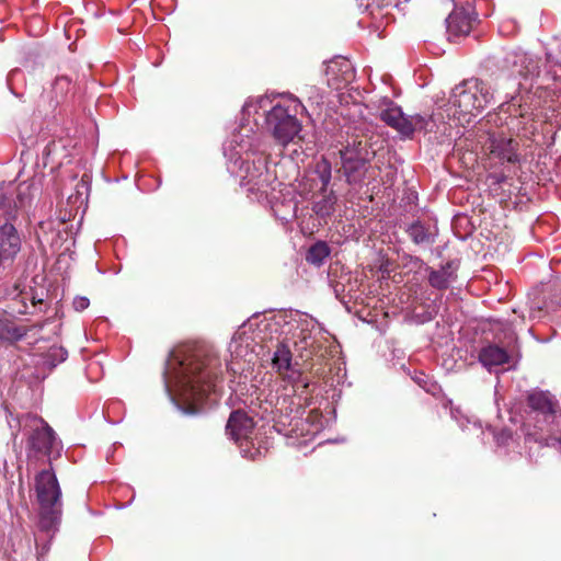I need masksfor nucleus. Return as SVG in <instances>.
Instances as JSON below:
<instances>
[{
	"label": "nucleus",
	"instance_id": "f257e3e1",
	"mask_svg": "<svg viewBox=\"0 0 561 561\" xmlns=\"http://www.w3.org/2000/svg\"><path fill=\"white\" fill-rule=\"evenodd\" d=\"M490 89L478 80L456 85L446 108L432 116L405 115L402 108L388 98L374 103L378 117L404 137L449 138L459 140L469 125L490 103Z\"/></svg>",
	"mask_w": 561,
	"mask_h": 561
},
{
	"label": "nucleus",
	"instance_id": "f03ea898",
	"mask_svg": "<svg viewBox=\"0 0 561 561\" xmlns=\"http://www.w3.org/2000/svg\"><path fill=\"white\" fill-rule=\"evenodd\" d=\"M307 114L300 100L288 95H262L249 99L242 107L237 136L241 139L273 137L275 140H302L298 114Z\"/></svg>",
	"mask_w": 561,
	"mask_h": 561
},
{
	"label": "nucleus",
	"instance_id": "7ed1b4c3",
	"mask_svg": "<svg viewBox=\"0 0 561 561\" xmlns=\"http://www.w3.org/2000/svg\"><path fill=\"white\" fill-rule=\"evenodd\" d=\"M216 357H208L203 350L188 353L176 350L171 353L164 371L165 389L173 401L188 407V413L198 412L204 402L216 392Z\"/></svg>",
	"mask_w": 561,
	"mask_h": 561
},
{
	"label": "nucleus",
	"instance_id": "20e7f679",
	"mask_svg": "<svg viewBox=\"0 0 561 561\" xmlns=\"http://www.w3.org/2000/svg\"><path fill=\"white\" fill-rule=\"evenodd\" d=\"M35 492L39 504L38 533L35 535V543L41 554L48 547L45 543L58 529L61 516V489L56 474L50 469L42 470L35 477Z\"/></svg>",
	"mask_w": 561,
	"mask_h": 561
},
{
	"label": "nucleus",
	"instance_id": "39448f33",
	"mask_svg": "<svg viewBox=\"0 0 561 561\" xmlns=\"http://www.w3.org/2000/svg\"><path fill=\"white\" fill-rule=\"evenodd\" d=\"M272 365L283 380L290 387H285L287 391L286 396L301 397L307 393L310 379L301 373L297 364L291 363V352L288 345L279 343L276 346L272 357Z\"/></svg>",
	"mask_w": 561,
	"mask_h": 561
},
{
	"label": "nucleus",
	"instance_id": "423d86ee",
	"mask_svg": "<svg viewBox=\"0 0 561 561\" xmlns=\"http://www.w3.org/2000/svg\"><path fill=\"white\" fill-rule=\"evenodd\" d=\"M340 153L347 182L350 184L362 183L367 171L366 162L375 156V150L368 146V142H347Z\"/></svg>",
	"mask_w": 561,
	"mask_h": 561
},
{
	"label": "nucleus",
	"instance_id": "0eeeda50",
	"mask_svg": "<svg viewBox=\"0 0 561 561\" xmlns=\"http://www.w3.org/2000/svg\"><path fill=\"white\" fill-rule=\"evenodd\" d=\"M24 428H30L31 434L27 445L31 449L37 453L49 455L55 446L57 439L53 428L42 419L36 415H26L24 417Z\"/></svg>",
	"mask_w": 561,
	"mask_h": 561
},
{
	"label": "nucleus",
	"instance_id": "6e6552de",
	"mask_svg": "<svg viewBox=\"0 0 561 561\" xmlns=\"http://www.w3.org/2000/svg\"><path fill=\"white\" fill-rule=\"evenodd\" d=\"M529 408L542 419L540 425L541 431H549L550 426L554 424L558 417V402L554 397L547 391H534L527 398Z\"/></svg>",
	"mask_w": 561,
	"mask_h": 561
},
{
	"label": "nucleus",
	"instance_id": "1a4fd4ad",
	"mask_svg": "<svg viewBox=\"0 0 561 561\" xmlns=\"http://www.w3.org/2000/svg\"><path fill=\"white\" fill-rule=\"evenodd\" d=\"M321 333V328L314 319L306 318L300 321L294 344L297 351L301 352V356H304L302 352H307L308 357L319 347L318 337Z\"/></svg>",
	"mask_w": 561,
	"mask_h": 561
},
{
	"label": "nucleus",
	"instance_id": "9d476101",
	"mask_svg": "<svg viewBox=\"0 0 561 561\" xmlns=\"http://www.w3.org/2000/svg\"><path fill=\"white\" fill-rule=\"evenodd\" d=\"M253 430L254 423L252 419L242 411L232 412L226 426L227 434L237 443L248 442Z\"/></svg>",
	"mask_w": 561,
	"mask_h": 561
},
{
	"label": "nucleus",
	"instance_id": "9b49d317",
	"mask_svg": "<svg viewBox=\"0 0 561 561\" xmlns=\"http://www.w3.org/2000/svg\"><path fill=\"white\" fill-rule=\"evenodd\" d=\"M229 352L233 359H244L251 363L254 352V339L249 335L247 325H241L234 333L230 344Z\"/></svg>",
	"mask_w": 561,
	"mask_h": 561
},
{
	"label": "nucleus",
	"instance_id": "f8f14e48",
	"mask_svg": "<svg viewBox=\"0 0 561 561\" xmlns=\"http://www.w3.org/2000/svg\"><path fill=\"white\" fill-rule=\"evenodd\" d=\"M21 250V238L11 224L0 227V254L7 259H13Z\"/></svg>",
	"mask_w": 561,
	"mask_h": 561
},
{
	"label": "nucleus",
	"instance_id": "ddd939ff",
	"mask_svg": "<svg viewBox=\"0 0 561 561\" xmlns=\"http://www.w3.org/2000/svg\"><path fill=\"white\" fill-rule=\"evenodd\" d=\"M446 23L448 33L454 36L467 35L472 27L470 13L462 8L461 10L456 9L453 11L446 19Z\"/></svg>",
	"mask_w": 561,
	"mask_h": 561
},
{
	"label": "nucleus",
	"instance_id": "4468645a",
	"mask_svg": "<svg viewBox=\"0 0 561 561\" xmlns=\"http://www.w3.org/2000/svg\"><path fill=\"white\" fill-rule=\"evenodd\" d=\"M479 359L484 367L491 370L493 367L508 364L510 355L504 348L497 345H489L481 350Z\"/></svg>",
	"mask_w": 561,
	"mask_h": 561
},
{
	"label": "nucleus",
	"instance_id": "2eb2a0df",
	"mask_svg": "<svg viewBox=\"0 0 561 561\" xmlns=\"http://www.w3.org/2000/svg\"><path fill=\"white\" fill-rule=\"evenodd\" d=\"M520 117H524L526 115V111L522 110V104H517V99L513 98L512 101L507 104H502L500 107V114H510V122H506L510 129H518L520 127V121L516 116V114Z\"/></svg>",
	"mask_w": 561,
	"mask_h": 561
},
{
	"label": "nucleus",
	"instance_id": "dca6fc26",
	"mask_svg": "<svg viewBox=\"0 0 561 561\" xmlns=\"http://www.w3.org/2000/svg\"><path fill=\"white\" fill-rule=\"evenodd\" d=\"M336 70H340L343 72V75H348L351 76V64L348 62V60L346 59H336V60H332L328 64L327 66V75L328 76H332V78H330L328 80L329 84H332L334 85L335 88H339L340 87V79L339 77L336 76Z\"/></svg>",
	"mask_w": 561,
	"mask_h": 561
},
{
	"label": "nucleus",
	"instance_id": "f3484780",
	"mask_svg": "<svg viewBox=\"0 0 561 561\" xmlns=\"http://www.w3.org/2000/svg\"><path fill=\"white\" fill-rule=\"evenodd\" d=\"M336 196L333 192H324L322 197L314 202L313 211L320 217H328L333 214L335 209Z\"/></svg>",
	"mask_w": 561,
	"mask_h": 561
},
{
	"label": "nucleus",
	"instance_id": "a211bd4d",
	"mask_svg": "<svg viewBox=\"0 0 561 561\" xmlns=\"http://www.w3.org/2000/svg\"><path fill=\"white\" fill-rule=\"evenodd\" d=\"M455 279L454 272L449 267H442L438 271H432L428 277L430 284L438 289H445Z\"/></svg>",
	"mask_w": 561,
	"mask_h": 561
},
{
	"label": "nucleus",
	"instance_id": "6ab92c4d",
	"mask_svg": "<svg viewBox=\"0 0 561 561\" xmlns=\"http://www.w3.org/2000/svg\"><path fill=\"white\" fill-rule=\"evenodd\" d=\"M511 144L512 142L502 141L491 142L490 152L502 160L515 162L517 161V154L514 152L513 148L511 147Z\"/></svg>",
	"mask_w": 561,
	"mask_h": 561
},
{
	"label": "nucleus",
	"instance_id": "aec40b11",
	"mask_svg": "<svg viewBox=\"0 0 561 561\" xmlns=\"http://www.w3.org/2000/svg\"><path fill=\"white\" fill-rule=\"evenodd\" d=\"M24 334V330L18 328L13 322L0 319V340L15 341L20 340Z\"/></svg>",
	"mask_w": 561,
	"mask_h": 561
},
{
	"label": "nucleus",
	"instance_id": "412c9836",
	"mask_svg": "<svg viewBox=\"0 0 561 561\" xmlns=\"http://www.w3.org/2000/svg\"><path fill=\"white\" fill-rule=\"evenodd\" d=\"M329 254V247L324 242H318L309 249L306 259L311 264L321 265Z\"/></svg>",
	"mask_w": 561,
	"mask_h": 561
},
{
	"label": "nucleus",
	"instance_id": "4be33fe9",
	"mask_svg": "<svg viewBox=\"0 0 561 561\" xmlns=\"http://www.w3.org/2000/svg\"><path fill=\"white\" fill-rule=\"evenodd\" d=\"M316 173L321 182V192H327V187L331 181V164L327 160H322L316 165Z\"/></svg>",
	"mask_w": 561,
	"mask_h": 561
},
{
	"label": "nucleus",
	"instance_id": "5701e85b",
	"mask_svg": "<svg viewBox=\"0 0 561 561\" xmlns=\"http://www.w3.org/2000/svg\"><path fill=\"white\" fill-rule=\"evenodd\" d=\"M410 237L413 239L415 243H422L427 241L428 234L425 232L424 228L420 225H414L409 230Z\"/></svg>",
	"mask_w": 561,
	"mask_h": 561
},
{
	"label": "nucleus",
	"instance_id": "b1692460",
	"mask_svg": "<svg viewBox=\"0 0 561 561\" xmlns=\"http://www.w3.org/2000/svg\"><path fill=\"white\" fill-rule=\"evenodd\" d=\"M288 410L291 412L293 409L287 405V399L286 398H283V399H277L275 405H274V410H272V413H279V414H288Z\"/></svg>",
	"mask_w": 561,
	"mask_h": 561
},
{
	"label": "nucleus",
	"instance_id": "393cba45",
	"mask_svg": "<svg viewBox=\"0 0 561 561\" xmlns=\"http://www.w3.org/2000/svg\"><path fill=\"white\" fill-rule=\"evenodd\" d=\"M90 305V301L87 297H76L73 299V308L77 311H83L85 310Z\"/></svg>",
	"mask_w": 561,
	"mask_h": 561
},
{
	"label": "nucleus",
	"instance_id": "a878e982",
	"mask_svg": "<svg viewBox=\"0 0 561 561\" xmlns=\"http://www.w3.org/2000/svg\"><path fill=\"white\" fill-rule=\"evenodd\" d=\"M70 80L67 77H60L55 82V88H60L64 90L65 88L69 87Z\"/></svg>",
	"mask_w": 561,
	"mask_h": 561
},
{
	"label": "nucleus",
	"instance_id": "bb28decb",
	"mask_svg": "<svg viewBox=\"0 0 561 561\" xmlns=\"http://www.w3.org/2000/svg\"><path fill=\"white\" fill-rule=\"evenodd\" d=\"M489 140H508V141H512L513 140V135H511L510 137H506L504 135V133L501 131L500 135H495V134L491 135Z\"/></svg>",
	"mask_w": 561,
	"mask_h": 561
},
{
	"label": "nucleus",
	"instance_id": "cd10ccee",
	"mask_svg": "<svg viewBox=\"0 0 561 561\" xmlns=\"http://www.w3.org/2000/svg\"><path fill=\"white\" fill-rule=\"evenodd\" d=\"M456 5L462 7L463 4H470V0H453Z\"/></svg>",
	"mask_w": 561,
	"mask_h": 561
},
{
	"label": "nucleus",
	"instance_id": "c85d7f7f",
	"mask_svg": "<svg viewBox=\"0 0 561 561\" xmlns=\"http://www.w3.org/2000/svg\"><path fill=\"white\" fill-rule=\"evenodd\" d=\"M20 302L22 304V307H23V308H19V309H18V312H20V313H25V312H26V310H25L24 308H25L26 306H25V304H24V298H23V297H22V299H21V301H20Z\"/></svg>",
	"mask_w": 561,
	"mask_h": 561
},
{
	"label": "nucleus",
	"instance_id": "c756f323",
	"mask_svg": "<svg viewBox=\"0 0 561 561\" xmlns=\"http://www.w3.org/2000/svg\"><path fill=\"white\" fill-rule=\"evenodd\" d=\"M27 190H28L27 185H25V184L20 185L19 195H22V193H24V191H27Z\"/></svg>",
	"mask_w": 561,
	"mask_h": 561
},
{
	"label": "nucleus",
	"instance_id": "7c9ffc66",
	"mask_svg": "<svg viewBox=\"0 0 561 561\" xmlns=\"http://www.w3.org/2000/svg\"><path fill=\"white\" fill-rule=\"evenodd\" d=\"M42 299H36L35 297H32V305L35 306L36 304H41Z\"/></svg>",
	"mask_w": 561,
	"mask_h": 561
},
{
	"label": "nucleus",
	"instance_id": "2f4dec72",
	"mask_svg": "<svg viewBox=\"0 0 561 561\" xmlns=\"http://www.w3.org/2000/svg\"><path fill=\"white\" fill-rule=\"evenodd\" d=\"M516 136H518V137H524V138H527V137H528V135H527L526 133H525V134H523V135L517 134Z\"/></svg>",
	"mask_w": 561,
	"mask_h": 561
}]
</instances>
